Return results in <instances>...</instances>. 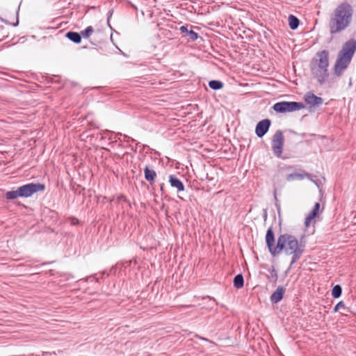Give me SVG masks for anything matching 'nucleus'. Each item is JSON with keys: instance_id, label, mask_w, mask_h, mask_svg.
I'll use <instances>...</instances> for the list:
<instances>
[{"instance_id": "1", "label": "nucleus", "mask_w": 356, "mask_h": 356, "mask_svg": "<svg viewBox=\"0 0 356 356\" xmlns=\"http://www.w3.org/2000/svg\"><path fill=\"white\" fill-rule=\"evenodd\" d=\"M354 9L348 2H342L337 6L330 15L329 31L332 35L340 33L351 24Z\"/></svg>"}, {"instance_id": "2", "label": "nucleus", "mask_w": 356, "mask_h": 356, "mask_svg": "<svg viewBox=\"0 0 356 356\" xmlns=\"http://www.w3.org/2000/svg\"><path fill=\"white\" fill-rule=\"evenodd\" d=\"M305 245L298 241L295 236L284 234L277 238V249H274L275 256L281 252L286 255L291 256V266L295 264L302 256Z\"/></svg>"}, {"instance_id": "3", "label": "nucleus", "mask_w": 356, "mask_h": 356, "mask_svg": "<svg viewBox=\"0 0 356 356\" xmlns=\"http://www.w3.org/2000/svg\"><path fill=\"white\" fill-rule=\"evenodd\" d=\"M356 50V40L351 39L347 41L339 52L333 67L334 75L340 77L351 62Z\"/></svg>"}, {"instance_id": "4", "label": "nucleus", "mask_w": 356, "mask_h": 356, "mask_svg": "<svg viewBox=\"0 0 356 356\" xmlns=\"http://www.w3.org/2000/svg\"><path fill=\"white\" fill-rule=\"evenodd\" d=\"M329 52L323 50L316 54V58L313 60L311 65L312 76L316 79L320 85L327 83L329 77Z\"/></svg>"}, {"instance_id": "5", "label": "nucleus", "mask_w": 356, "mask_h": 356, "mask_svg": "<svg viewBox=\"0 0 356 356\" xmlns=\"http://www.w3.org/2000/svg\"><path fill=\"white\" fill-rule=\"evenodd\" d=\"M273 108L277 113H284L299 111L304 108L305 105L301 102H280L275 103Z\"/></svg>"}, {"instance_id": "6", "label": "nucleus", "mask_w": 356, "mask_h": 356, "mask_svg": "<svg viewBox=\"0 0 356 356\" xmlns=\"http://www.w3.org/2000/svg\"><path fill=\"white\" fill-rule=\"evenodd\" d=\"M284 136L280 130L277 131L273 137L272 149L274 154L277 157H280L282 153L284 146Z\"/></svg>"}, {"instance_id": "7", "label": "nucleus", "mask_w": 356, "mask_h": 356, "mask_svg": "<svg viewBox=\"0 0 356 356\" xmlns=\"http://www.w3.org/2000/svg\"><path fill=\"white\" fill-rule=\"evenodd\" d=\"M19 188L22 197H31L35 193L38 191H43L44 190V185L41 184H28L23 185Z\"/></svg>"}, {"instance_id": "8", "label": "nucleus", "mask_w": 356, "mask_h": 356, "mask_svg": "<svg viewBox=\"0 0 356 356\" xmlns=\"http://www.w3.org/2000/svg\"><path fill=\"white\" fill-rule=\"evenodd\" d=\"M304 100L310 108H317L323 102V99L321 97H317L311 92H307L305 95Z\"/></svg>"}, {"instance_id": "9", "label": "nucleus", "mask_w": 356, "mask_h": 356, "mask_svg": "<svg viewBox=\"0 0 356 356\" xmlns=\"http://www.w3.org/2000/svg\"><path fill=\"white\" fill-rule=\"evenodd\" d=\"M270 125V120L268 119L262 120L256 126L255 133L259 138L263 137L268 131Z\"/></svg>"}, {"instance_id": "10", "label": "nucleus", "mask_w": 356, "mask_h": 356, "mask_svg": "<svg viewBox=\"0 0 356 356\" xmlns=\"http://www.w3.org/2000/svg\"><path fill=\"white\" fill-rule=\"evenodd\" d=\"M266 242L271 254L273 256H275L274 249H277V245H274L275 237L271 227L268 228L267 230V233L266 235Z\"/></svg>"}, {"instance_id": "11", "label": "nucleus", "mask_w": 356, "mask_h": 356, "mask_svg": "<svg viewBox=\"0 0 356 356\" xmlns=\"http://www.w3.org/2000/svg\"><path fill=\"white\" fill-rule=\"evenodd\" d=\"M169 182L170 186L176 188L178 193L182 192L185 189L182 181L173 175L169 176Z\"/></svg>"}, {"instance_id": "12", "label": "nucleus", "mask_w": 356, "mask_h": 356, "mask_svg": "<svg viewBox=\"0 0 356 356\" xmlns=\"http://www.w3.org/2000/svg\"><path fill=\"white\" fill-rule=\"evenodd\" d=\"M320 209V204L316 202L312 211L308 214L305 219V226L309 227L312 221L318 216Z\"/></svg>"}, {"instance_id": "13", "label": "nucleus", "mask_w": 356, "mask_h": 356, "mask_svg": "<svg viewBox=\"0 0 356 356\" xmlns=\"http://www.w3.org/2000/svg\"><path fill=\"white\" fill-rule=\"evenodd\" d=\"M285 289L282 286H278L270 296V300L273 303L279 302L282 298Z\"/></svg>"}, {"instance_id": "14", "label": "nucleus", "mask_w": 356, "mask_h": 356, "mask_svg": "<svg viewBox=\"0 0 356 356\" xmlns=\"http://www.w3.org/2000/svg\"><path fill=\"white\" fill-rule=\"evenodd\" d=\"M145 179L152 183L154 182L156 177V173L154 170H150L148 166H145L144 169Z\"/></svg>"}, {"instance_id": "15", "label": "nucleus", "mask_w": 356, "mask_h": 356, "mask_svg": "<svg viewBox=\"0 0 356 356\" xmlns=\"http://www.w3.org/2000/svg\"><path fill=\"white\" fill-rule=\"evenodd\" d=\"M66 37L76 44L80 43L81 41V34L76 32L69 31L66 33Z\"/></svg>"}, {"instance_id": "16", "label": "nucleus", "mask_w": 356, "mask_h": 356, "mask_svg": "<svg viewBox=\"0 0 356 356\" xmlns=\"http://www.w3.org/2000/svg\"><path fill=\"white\" fill-rule=\"evenodd\" d=\"M305 177H310V175L309 174H300V173H291V174H289L286 176V180L289 181H293V180H295V179H299V180H301L302 179H304Z\"/></svg>"}, {"instance_id": "17", "label": "nucleus", "mask_w": 356, "mask_h": 356, "mask_svg": "<svg viewBox=\"0 0 356 356\" xmlns=\"http://www.w3.org/2000/svg\"><path fill=\"white\" fill-rule=\"evenodd\" d=\"M19 188L15 191H8L6 193V198L7 200H15L17 197H22L21 193L19 192Z\"/></svg>"}, {"instance_id": "18", "label": "nucleus", "mask_w": 356, "mask_h": 356, "mask_svg": "<svg viewBox=\"0 0 356 356\" xmlns=\"http://www.w3.org/2000/svg\"><path fill=\"white\" fill-rule=\"evenodd\" d=\"M244 280L241 274L237 275L234 279V286L237 289H241L243 286Z\"/></svg>"}, {"instance_id": "19", "label": "nucleus", "mask_w": 356, "mask_h": 356, "mask_svg": "<svg viewBox=\"0 0 356 356\" xmlns=\"http://www.w3.org/2000/svg\"><path fill=\"white\" fill-rule=\"evenodd\" d=\"M289 24L290 28L292 30H295L298 28V26L299 25V20L295 16L291 15L289 17Z\"/></svg>"}, {"instance_id": "20", "label": "nucleus", "mask_w": 356, "mask_h": 356, "mask_svg": "<svg viewBox=\"0 0 356 356\" xmlns=\"http://www.w3.org/2000/svg\"><path fill=\"white\" fill-rule=\"evenodd\" d=\"M209 86L213 90H219L223 87V83L220 81L213 80L209 82Z\"/></svg>"}, {"instance_id": "21", "label": "nucleus", "mask_w": 356, "mask_h": 356, "mask_svg": "<svg viewBox=\"0 0 356 356\" xmlns=\"http://www.w3.org/2000/svg\"><path fill=\"white\" fill-rule=\"evenodd\" d=\"M341 287L339 285H335L332 290V295L334 298H337L341 296Z\"/></svg>"}, {"instance_id": "22", "label": "nucleus", "mask_w": 356, "mask_h": 356, "mask_svg": "<svg viewBox=\"0 0 356 356\" xmlns=\"http://www.w3.org/2000/svg\"><path fill=\"white\" fill-rule=\"evenodd\" d=\"M94 32L93 28L91 26H88L85 30L81 32V35L83 38H89Z\"/></svg>"}, {"instance_id": "23", "label": "nucleus", "mask_w": 356, "mask_h": 356, "mask_svg": "<svg viewBox=\"0 0 356 356\" xmlns=\"http://www.w3.org/2000/svg\"><path fill=\"white\" fill-rule=\"evenodd\" d=\"M188 34L193 41L196 40L198 38L197 33L193 31V30L189 31Z\"/></svg>"}, {"instance_id": "24", "label": "nucleus", "mask_w": 356, "mask_h": 356, "mask_svg": "<svg viewBox=\"0 0 356 356\" xmlns=\"http://www.w3.org/2000/svg\"><path fill=\"white\" fill-rule=\"evenodd\" d=\"M345 307V305L343 303V301H340L339 302H338L336 306L334 307V312H338L339 309L343 308Z\"/></svg>"}, {"instance_id": "25", "label": "nucleus", "mask_w": 356, "mask_h": 356, "mask_svg": "<svg viewBox=\"0 0 356 356\" xmlns=\"http://www.w3.org/2000/svg\"><path fill=\"white\" fill-rule=\"evenodd\" d=\"M180 30H181V31L182 33H188V31H189L188 30L187 27H186V26H181V27L180 28Z\"/></svg>"}]
</instances>
